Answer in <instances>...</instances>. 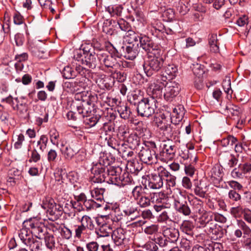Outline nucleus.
<instances>
[{"label": "nucleus", "mask_w": 251, "mask_h": 251, "mask_svg": "<svg viewBox=\"0 0 251 251\" xmlns=\"http://www.w3.org/2000/svg\"><path fill=\"white\" fill-rule=\"evenodd\" d=\"M243 219L236 221L238 228L234 232V236L240 238L242 236L244 238L251 236V228L247 224H251V210L249 208H244Z\"/></svg>", "instance_id": "nucleus-1"}, {"label": "nucleus", "mask_w": 251, "mask_h": 251, "mask_svg": "<svg viewBox=\"0 0 251 251\" xmlns=\"http://www.w3.org/2000/svg\"><path fill=\"white\" fill-rule=\"evenodd\" d=\"M157 100L154 97L143 98L138 103L137 111L142 117H149L155 112Z\"/></svg>", "instance_id": "nucleus-2"}, {"label": "nucleus", "mask_w": 251, "mask_h": 251, "mask_svg": "<svg viewBox=\"0 0 251 251\" xmlns=\"http://www.w3.org/2000/svg\"><path fill=\"white\" fill-rule=\"evenodd\" d=\"M153 122L155 126L158 128L159 132L164 136L166 139L170 140L173 133V126L171 122L168 120L162 114L160 117H154Z\"/></svg>", "instance_id": "nucleus-3"}, {"label": "nucleus", "mask_w": 251, "mask_h": 251, "mask_svg": "<svg viewBox=\"0 0 251 251\" xmlns=\"http://www.w3.org/2000/svg\"><path fill=\"white\" fill-rule=\"evenodd\" d=\"M83 52L84 55V58L81 59L82 64L89 68H95L99 64L100 60L99 58V52L96 54L93 51H90L88 47H84L80 48L78 52V55Z\"/></svg>", "instance_id": "nucleus-4"}, {"label": "nucleus", "mask_w": 251, "mask_h": 251, "mask_svg": "<svg viewBox=\"0 0 251 251\" xmlns=\"http://www.w3.org/2000/svg\"><path fill=\"white\" fill-rule=\"evenodd\" d=\"M163 63V59L161 56L150 55L149 60L144 65L145 73L148 76L152 75L161 69Z\"/></svg>", "instance_id": "nucleus-5"}, {"label": "nucleus", "mask_w": 251, "mask_h": 251, "mask_svg": "<svg viewBox=\"0 0 251 251\" xmlns=\"http://www.w3.org/2000/svg\"><path fill=\"white\" fill-rule=\"evenodd\" d=\"M88 104L89 102H85V101H74L72 104L74 108H76L77 112H74L70 111L68 112L67 117L68 120L73 121H76L81 118H84L87 116L89 110L86 109L85 107V105Z\"/></svg>", "instance_id": "nucleus-6"}, {"label": "nucleus", "mask_w": 251, "mask_h": 251, "mask_svg": "<svg viewBox=\"0 0 251 251\" xmlns=\"http://www.w3.org/2000/svg\"><path fill=\"white\" fill-rule=\"evenodd\" d=\"M181 87L179 84L175 81L166 82L164 87V97L166 100H171L179 93Z\"/></svg>", "instance_id": "nucleus-7"}, {"label": "nucleus", "mask_w": 251, "mask_h": 251, "mask_svg": "<svg viewBox=\"0 0 251 251\" xmlns=\"http://www.w3.org/2000/svg\"><path fill=\"white\" fill-rule=\"evenodd\" d=\"M100 64L104 65L107 68H115L119 66L118 58L106 52L99 51Z\"/></svg>", "instance_id": "nucleus-8"}, {"label": "nucleus", "mask_w": 251, "mask_h": 251, "mask_svg": "<svg viewBox=\"0 0 251 251\" xmlns=\"http://www.w3.org/2000/svg\"><path fill=\"white\" fill-rule=\"evenodd\" d=\"M141 160L147 164L156 163L157 157L154 150L150 148H143L139 153Z\"/></svg>", "instance_id": "nucleus-9"}, {"label": "nucleus", "mask_w": 251, "mask_h": 251, "mask_svg": "<svg viewBox=\"0 0 251 251\" xmlns=\"http://www.w3.org/2000/svg\"><path fill=\"white\" fill-rule=\"evenodd\" d=\"M35 219H30L28 221H25L24 224L25 226H28L30 228L31 234L36 238L42 239L45 235V232H44L43 227L39 225V223L36 222Z\"/></svg>", "instance_id": "nucleus-10"}, {"label": "nucleus", "mask_w": 251, "mask_h": 251, "mask_svg": "<svg viewBox=\"0 0 251 251\" xmlns=\"http://www.w3.org/2000/svg\"><path fill=\"white\" fill-rule=\"evenodd\" d=\"M83 80H84V79L83 78L82 80L76 79L75 81L69 82L67 84L68 87L72 88L71 91L72 92H77L75 98L77 101H80L82 100V90L85 89L86 87Z\"/></svg>", "instance_id": "nucleus-11"}, {"label": "nucleus", "mask_w": 251, "mask_h": 251, "mask_svg": "<svg viewBox=\"0 0 251 251\" xmlns=\"http://www.w3.org/2000/svg\"><path fill=\"white\" fill-rule=\"evenodd\" d=\"M99 178L96 177V176L91 179L90 182L91 185L90 186L91 195L92 198L95 199L98 201H101L103 199V194L105 192V189L102 187H99V186L95 187L94 185V183H99L100 182Z\"/></svg>", "instance_id": "nucleus-12"}, {"label": "nucleus", "mask_w": 251, "mask_h": 251, "mask_svg": "<svg viewBox=\"0 0 251 251\" xmlns=\"http://www.w3.org/2000/svg\"><path fill=\"white\" fill-rule=\"evenodd\" d=\"M96 82L102 89H109L114 85V79L111 76L104 74L99 75L96 78Z\"/></svg>", "instance_id": "nucleus-13"}, {"label": "nucleus", "mask_w": 251, "mask_h": 251, "mask_svg": "<svg viewBox=\"0 0 251 251\" xmlns=\"http://www.w3.org/2000/svg\"><path fill=\"white\" fill-rule=\"evenodd\" d=\"M112 239L117 246H121L128 243V239L126 238L125 231L123 228H117L113 231Z\"/></svg>", "instance_id": "nucleus-14"}, {"label": "nucleus", "mask_w": 251, "mask_h": 251, "mask_svg": "<svg viewBox=\"0 0 251 251\" xmlns=\"http://www.w3.org/2000/svg\"><path fill=\"white\" fill-rule=\"evenodd\" d=\"M162 233L164 237L172 243L176 242L179 236L178 230L173 227H164Z\"/></svg>", "instance_id": "nucleus-15"}, {"label": "nucleus", "mask_w": 251, "mask_h": 251, "mask_svg": "<svg viewBox=\"0 0 251 251\" xmlns=\"http://www.w3.org/2000/svg\"><path fill=\"white\" fill-rule=\"evenodd\" d=\"M220 157L222 163L229 168L233 167L237 163V160L235 157L228 152L222 153Z\"/></svg>", "instance_id": "nucleus-16"}, {"label": "nucleus", "mask_w": 251, "mask_h": 251, "mask_svg": "<svg viewBox=\"0 0 251 251\" xmlns=\"http://www.w3.org/2000/svg\"><path fill=\"white\" fill-rule=\"evenodd\" d=\"M140 47L148 52H151L155 49L153 42L149 37L146 36H141L139 38V43Z\"/></svg>", "instance_id": "nucleus-17"}, {"label": "nucleus", "mask_w": 251, "mask_h": 251, "mask_svg": "<svg viewBox=\"0 0 251 251\" xmlns=\"http://www.w3.org/2000/svg\"><path fill=\"white\" fill-rule=\"evenodd\" d=\"M172 198L175 202V206L180 204L186 203V196L184 191H182L179 189H175L173 191Z\"/></svg>", "instance_id": "nucleus-18"}, {"label": "nucleus", "mask_w": 251, "mask_h": 251, "mask_svg": "<svg viewBox=\"0 0 251 251\" xmlns=\"http://www.w3.org/2000/svg\"><path fill=\"white\" fill-rule=\"evenodd\" d=\"M164 179L159 176L152 174L150 177L148 186L152 189H160L163 186Z\"/></svg>", "instance_id": "nucleus-19"}, {"label": "nucleus", "mask_w": 251, "mask_h": 251, "mask_svg": "<svg viewBox=\"0 0 251 251\" xmlns=\"http://www.w3.org/2000/svg\"><path fill=\"white\" fill-rule=\"evenodd\" d=\"M124 51V57L129 60H133L138 54V51L136 47L134 44L126 46V47L123 46L122 48Z\"/></svg>", "instance_id": "nucleus-20"}, {"label": "nucleus", "mask_w": 251, "mask_h": 251, "mask_svg": "<svg viewBox=\"0 0 251 251\" xmlns=\"http://www.w3.org/2000/svg\"><path fill=\"white\" fill-rule=\"evenodd\" d=\"M178 72L177 67L174 64H169L164 69L163 77L166 79H172L175 77Z\"/></svg>", "instance_id": "nucleus-21"}, {"label": "nucleus", "mask_w": 251, "mask_h": 251, "mask_svg": "<svg viewBox=\"0 0 251 251\" xmlns=\"http://www.w3.org/2000/svg\"><path fill=\"white\" fill-rule=\"evenodd\" d=\"M207 188L203 181L200 180L195 184L194 191L195 194L201 198H204Z\"/></svg>", "instance_id": "nucleus-22"}, {"label": "nucleus", "mask_w": 251, "mask_h": 251, "mask_svg": "<svg viewBox=\"0 0 251 251\" xmlns=\"http://www.w3.org/2000/svg\"><path fill=\"white\" fill-rule=\"evenodd\" d=\"M141 37V36H139L134 31L131 30L128 32H126V35L125 36V39L129 45H132L133 44H136L137 46H138V41H139V38Z\"/></svg>", "instance_id": "nucleus-23"}, {"label": "nucleus", "mask_w": 251, "mask_h": 251, "mask_svg": "<svg viewBox=\"0 0 251 251\" xmlns=\"http://www.w3.org/2000/svg\"><path fill=\"white\" fill-rule=\"evenodd\" d=\"M123 7L120 5H110L105 7V10L113 17L121 16Z\"/></svg>", "instance_id": "nucleus-24"}, {"label": "nucleus", "mask_w": 251, "mask_h": 251, "mask_svg": "<svg viewBox=\"0 0 251 251\" xmlns=\"http://www.w3.org/2000/svg\"><path fill=\"white\" fill-rule=\"evenodd\" d=\"M30 233L27 228H22L18 231L19 237L25 245L32 238Z\"/></svg>", "instance_id": "nucleus-25"}, {"label": "nucleus", "mask_w": 251, "mask_h": 251, "mask_svg": "<svg viewBox=\"0 0 251 251\" xmlns=\"http://www.w3.org/2000/svg\"><path fill=\"white\" fill-rule=\"evenodd\" d=\"M25 245L29 247L31 251H39L41 249L42 244L41 241L32 237Z\"/></svg>", "instance_id": "nucleus-26"}, {"label": "nucleus", "mask_w": 251, "mask_h": 251, "mask_svg": "<svg viewBox=\"0 0 251 251\" xmlns=\"http://www.w3.org/2000/svg\"><path fill=\"white\" fill-rule=\"evenodd\" d=\"M165 195L163 193H153L151 195V200L152 203L163 204L165 201Z\"/></svg>", "instance_id": "nucleus-27"}, {"label": "nucleus", "mask_w": 251, "mask_h": 251, "mask_svg": "<svg viewBox=\"0 0 251 251\" xmlns=\"http://www.w3.org/2000/svg\"><path fill=\"white\" fill-rule=\"evenodd\" d=\"M163 151L169 155L170 158L174 157L176 152L177 148L173 144L168 143L163 145Z\"/></svg>", "instance_id": "nucleus-28"}, {"label": "nucleus", "mask_w": 251, "mask_h": 251, "mask_svg": "<svg viewBox=\"0 0 251 251\" xmlns=\"http://www.w3.org/2000/svg\"><path fill=\"white\" fill-rule=\"evenodd\" d=\"M237 142V139L232 135H229L221 140L222 145L224 147H228L233 148L234 145Z\"/></svg>", "instance_id": "nucleus-29"}, {"label": "nucleus", "mask_w": 251, "mask_h": 251, "mask_svg": "<svg viewBox=\"0 0 251 251\" xmlns=\"http://www.w3.org/2000/svg\"><path fill=\"white\" fill-rule=\"evenodd\" d=\"M46 247L51 250L55 248V241L53 235L47 233L43 237Z\"/></svg>", "instance_id": "nucleus-30"}, {"label": "nucleus", "mask_w": 251, "mask_h": 251, "mask_svg": "<svg viewBox=\"0 0 251 251\" xmlns=\"http://www.w3.org/2000/svg\"><path fill=\"white\" fill-rule=\"evenodd\" d=\"M151 240L154 241L156 245L158 244L160 247H165L167 245L168 240L164 239L159 234L151 237Z\"/></svg>", "instance_id": "nucleus-31"}, {"label": "nucleus", "mask_w": 251, "mask_h": 251, "mask_svg": "<svg viewBox=\"0 0 251 251\" xmlns=\"http://www.w3.org/2000/svg\"><path fill=\"white\" fill-rule=\"evenodd\" d=\"M83 204L87 210L96 209L101 206V204L95 202L93 200H85Z\"/></svg>", "instance_id": "nucleus-32"}, {"label": "nucleus", "mask_w": 251, "mask_h": 251, "mask_svg": "<svg viewBox=\"0 0 251 251\" xmlns=\"http://www.w3.org/2000/svg\"><path fill=\"white\" fill-rule=\"evenodd\" d=\"M16 102L15 105H13V108L14 110L19 111L21 113H25L26 112L27 107L26 104L24 102H22L20 104H19V100L16 98L15 99Z\"/></svg>", "instance_id": "nucleus-33"}, {"label": "nucleus", "mask_w": 251, "mask_h": 251, "mask_svg": "<svg viewBox=\"0 0 251 251\" xmlns=\"http://www.w3.org/2000/svg\"><path fill=\"white\" fill-rule=\"evenodd\" d=\"M131 148H135L139 144L138 137L135 134H130L126 139Z\"/></svg>", "instance_id": "nucleus-34"}, {"label": "nucleus", "mask_w": 251, "mask_h": 251, "mask_svg": "<svg viewBox=\"0 0 251 251\" xmlns=\"http://www.w3.org/2000/svg\"><path fill=\"white\" fill-rule=\"evenodd\" d=\"M118 112L122 118L127 119L130 116V111L129 108L126 105L121 106L119 108Z\"/></svg>", "instance_id": "nucleus-35"}, {"label": "nucleus", "mask_w": 251, "mask_h": 251, "mask_svg": "<svg viewBox=\"0 0 251 251\" xmlns=\"http://www.w3.org/2000/svg\"><path fill=\"white\" fill-rule=\"evenodd\" d=\"M62 152L67 159H71L75 153V152L70 146H65L64 149H62Z\"/></svg>", "instance_id": "nucleus-36"}, {"label": "nucleus", "mask_w": 251, "mask_h": 251, "mask_svg": "<svg viewBox=\"0 0 251 251\" xmlns=\"http://www.w3.org/2000/svg\"><path fill=\"white\" fill-rule=\"evenodd\" d=\"M223 87L225 92L229 95H231L232 90L231 89V81L230 77L226 76L223 82Z\"/></svg>", "instance_id": "nucleus-37"}, {"label": "nucleus", "mask_w": 251, "mask_h": 251, "mask_svg": "<svg viewBox=\"0 0 251 251\" xmlns=\"http://www.w3.org/2000/svg\"><path fill=\"white\" fill-rule=\"evenodd\" d=\"M149 88L150 91L157 97L161 93L162 86L158 83L153 82L150 84Z\"/></svg>", "instance_id": "nucleus-38"}, {"label": "nucleus", "mask_w": 251, "mask_h": 251, "mask_svg": "<svg viewBox=\"0 0 251 251\" xmlns=\"http://www.w3.org/2000/svg\"><path fill=\"white\" fill-rule=\"evenodd\" d=\"M174 116H175L178 121H179L182 120L184 114V109L181 105L175 107L173 109Z\"/></svg>", "instance_id": "nucleus-39"}, {"label": "nucleus", "mask_w": 251, "mask_h": 251, "mask_svg": "<svg viewBox=\"0 0 251 251\" xmlns=\"http://www.w3.org/2000/svg\"><path fill=\"white\" fill-rule=\"evenodd\" d=\"M81 224L86 227L91 228L93 227V221L88 216L84 215L80 220Z\"/></svg>", "instance_id": "nucleus-40"}, {"label": "nucleus", "mask_w": 251, "mask_h": 251, "mask_svg": "<svg viewBox=\"0 0 251 251\" xmlns=\"http://www.w3.org/2000/svg\"><path fill=\"white\" fill-rule=\"evenodd\" d=\"M176 209L180 213H183L185 215H189L191 213V210L189 206L186 203H182L175 207Z\"/></svg>", "instance_id": "nucleus-41"}, {"label": "nucleus", "mask_w": 251, "mask_h": 251, "mask_svg": "<svg viewBox=\"0 0 251 251\" xmlns=\"http://www.w3.org/2000/svg\"><path fill=\"white\" fill-rule=\"evenodd\" d=\"M48 141V137L44 135L40 137V140L37 142V145L40 151H43L47 147Z\"/></svg>", "instance_id": "nucleus-42"}, {"label": "nucleus", "mask_w": 251, "mask_h": 251, "mask_svg": "<svg viewBox=\"0 0 251 251\" xmlns=\"http://www.w3.org/2000/svg\"><path fill=\"white\" fill-rule=\"evenodd\" d=\"M151 200L148 196H146L145 194L139 199L138 203L140 206L146 207L151 204Z\"/></svg>", "instance_id": "nucleus-43"}, {"label": "nucleus", "mask_w": 251, "mask_h": 251, "mask_svg": "<svg viewBox=\"0 0 251 251\" xmlns=\"http://www.w3.org/2000/svg\"><path fill=\"white\" fill-rule=\"evenodd\" d=\"M86 248L88 251H100V247L96 241H91L86 244Z\"/></svg>", "instance_id": "nucleus-44"}, {"label": "nucleus", "mask_w": 251, "mask_h": 251, "mask_svg": "<svg viewBox=\"0 0 251 251\" xmlns=\"http://www.w3.org/2000/svg\"><path fill=\"white\" fill-rule=\"evenodd\" d=\"M180 251H189L191 249L190 242L186 238L181 239L179 244Z\"/></svg>", "instance_id": "nucleus-45"}, {"label": "nucleus", "mask_w": 251, "mask_h": 251, "mask_svg": "<svg viewBox=\"0 0 251 251\" xmlns=\"http://www.w3.org/2000/svg\"><path fill=\"white\" fill-rule=\"evenodd\" d=\"M211 174L212 176L217 179H221L223 176L222 169L219 166L213 168Z\"/></svg>", "instance_id": "nucleus-46"}, {"label": "nucleus", "mask_w": 251, "mask_h": 251, "mask_svg": "<svg viewBox=\"0 0 251 251\" xmlns=\"http://www.w3.org/2000/svg\"><path fill=\"white\" fill-rule=\"evenodd\" d=\"M158 226L155 225H152L150 226L146 227L144 229V231L147 234L153 235V236H154L159 234L158 233Z\"/></svg>", "instance_id": "nucleus-47"}, {"label": "nucleus", "mask_w": 251, "mask_h": 251, "mask_svg": "<svg viewBox=\"0 0 251 251\" xmlns=\"http://www.w3.org/2000/svg\"><path fill=\"white\" fill-rule=\"evenodd\" d=\"M231 176L235 179L243 178L244 176L240 165H239L237 168H235L232 170L231 172Z\"/></svg>", "instance_id": "nucleus-48"}, {"label": "nucleus", "mask_w": 251, "mask_h": 251, "mask_svg": "<svg viewBox=\"0 0 251 251\" xmlns=\"http://www.w3.org/2000/svg\"><path fill=\"white\" fill-rule=\"evenodd\" d=\"M50 140L52 144L57 145L58 144L59 134L55 129H51L50 132Z\"/></svg>", "instance_id": "nucleus-49"}, {"label": "nucleus", "mask_w": 251, "mask_h": 251, "mask_svg": "<svg viewBox=\"0 0 251 251\" xmlns=\"http://www.w3.org/2000/svg\"><path fill=\"white\" fill-rule=\"evenodd\" d=\"M118 25L120 29L123 31L128 32L131 30V27L129 23L123 19H120L118 22Z\"/></svg>", "instance_id": "nucleus-50"}, {"label": "nucleus", "mask_w": 251, "mask_h": 251, "mask_svg": "<svg viewBox=\"0 0 251 251\" xmlns=\"http://www.w3.org/2000/svg\"><path fill=\"white\" fill-rule=\"evenodd\" d=\"M72 68L69 66L65 67L62 72L63 76L66 79H70L75 76Z\"/></svg>", "instance_id": "nucleus-51"}, {"label": "nucleus", "mask_w": 251, "mask_h": 251, "mask_svg": "<svg viewBox=\"0 0 251 251\" xmlns=\"http://www.w3.org/2000/svg\"><path fill=\"white\" fill-rule=\"evenodd\" d=\"M132 193L135 199H139L144 194L142 187L141 186L135 187L132 191Z\"/></svg>", "instance_id": "nucleus-52"}, {"label": "nucleus", "mask_w": 251, "mask_h": 251, "mask_svg": "<svg viewBox=\"0 0 251 251\" xmlns=\"http://www.w3.org/2000/svg\"><path fill=\"white\" fill-rule=\"evenodd\" d=\"M104 168L100 163L96 164L92 168V172L95 176L100 175L104 172Z\"/></svg>", "instance_id": "nucleus-53"}, {"label": "nucleus", "mask_w": 251, "mask_h": 251, "mask_svg": "<svg viewBox=\"0 0 251 251\" xmlns=\"http://www.w3.org/2000/svg\"><path fill=\"white\" fill-rule=\"evenodd\" d=\"M226 109L228 113H230L233 115H238L239 113V108L234 105L229 104L226 106Z\"/></svg>", "instance_id": "nucleus-54"}, {"label": "nucleus", "mask_w": 251, "mask_h": 251, "mask_svg": "<svg viewBox=\"0 0 251 251\" xmlns=\"http://www.w3.org/2000/svg\"><path fill=\"white\" fill-rule=\"evenodd\" d=\"M239 165L243 172L244 176L247 177V176L250 175L251 172V165L249 163H244L243 164H240Z\"/></svg>", "instance_id": "nucleus-55"}, {"label": "nucleus", "mask_w": 251, "mask_h": 251, "mask_svg": "<svg viewBox=\"0 0 251 251\" xmlns=\"http://www.w3.org/2000/svg\"><path fill=\"white\" fill-rule=\"evenodd\" d=\"M244 209L241 206L232 207L230 209V212L235 217H239L241 214H243Z\"/></svg>", "instance_id": "nucleus-56"}, {"label": "nucleus", "mask_w": 251, "mask_h": 251, "mask_svg": "<svg viewBox=\"0 0 251 251\" xmlns=\"http://www.w3.org/2000/svg\"><path fill=\"white\" fill-rule=\"evenodd\" d=\"M145 246L146 249L150 251H157L158 250L157 245L154 241L151 240V237H150V241L146 244Z\"/></svg>", "instance_id": "nucleus-57"}, {"label": "nucleus", "mask_w": 251, "mask_h": 251, "mask_svg": "<svg viewBox=\"0 0 251 251\" xmlns=\"http://www.w3.org/2000/svg\"><path fill=\"white\" fill-rule=\"evenodd\" d=\"M170 174L164 167L162 166H159L157 167L156 170V173H154L156 175L159 176L160 177L164 178Z\"/></svg>", "instance_id": "nucleus-58"}, {"label": "nucleus", "mask_w": 251, "mask_h": 251, "mask_svg": "<svg viewBox=\"0 0 251 251\" xmlns=\"http://www.w3.org/2000/svg\"><path fill=\"white\" fill-rule=\"evenodd\" d=\"M175 12L173 9L171 8L167 9L165 10L163 13V17L166 18V20H172L174 18Z\"/></svg>", "instance_id": "nucleus-59"}, {"label": "nucleus", "mask_w": 251, "mask_h": 251, "mask_svg": "<svg viewBox=\"0 0 251 251\" xmlns=\"http://www.w3.org/2000/svg\"><path fill=\"white\" fill-rule=\"evenodd\" d=\"M17 141L14 144V147L17 149H19L21 148L23 142L25 141V137L22 133H20L19 135H17Z\"/></svg>", "instance_id": "nucleus-60"}, {"label": "nucleus", "mask_w": 251, "mask_h": 251, "mask_svg": "<svg viewBox=\"0 0 251 251\" xmlns=\"http://www.w3.org/2000/svg\"><path fill=\"white\" fill-rule=\"evenodd\" d=\"M229 198L235 201H237L241 199V196L234 190H231L228 192Z\"/></svg>", "instance_id": "nucleus-61"}, {"label": "nucleus", "mask_w": 251, "mask_h": 251, "mask_svg": "<svg viewBox=\"0 0 251 251\" xmlns=\"http://www.w3.org/2000/svg\"><path fill=\"white\" fill-rule=\"evenodd\" d=\"M209 3H213V7L216 9H220L225 3V0H206Z\"/></svg>", "instance_id": "nucleus-62"}, {"label": "nucleus", "mask_w": 251, "mask_h": 251, "mask_svg": "<svg viewBox=\"0 0 251 251\" xmlns=\"http://www.w3.org/2000/svg\"><path fill=\"white\" fill-rule=\"evenodd\" d=\"M86 117V118L84 122L86 124L88 125L90 127L95 126L98 122L99 120L96 117H92L89 118H88L87 116Z\"/></svg>", "instance_id": "nucleus-63"}, {"label": "nucleus", "mask_w": 251, "mask_h": 251, "mask_svg": "<svg viewBox=\"0 0 251 251\" xmlns=\"http://www.w3.org/2000/svg\"><path fill=\"white\" fill-rule=\"evenodd\" d=\"M176 177L170 174L166 177V181L169 187H174L176 184Z\"/></svg>", "instance_id": "nucleus-64"}]
</instances>
